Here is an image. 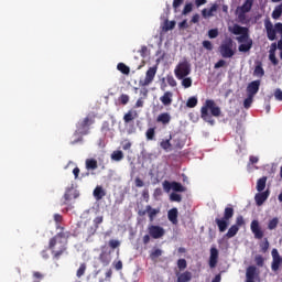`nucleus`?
Segmentation results:
<instances>
[{"mask_svg":"<svg viewBox=\"0 0 282 282\" xmlns=\"http://www.w3.org/2000/svg\"><path fill=\"white\" fill-rule=\"evenodd\" d=\"M279 227V217H273L268 223V230H276Z\"/></svg>","mask_w":282,"mask_h":282,"instance_id":"nucleus-33","label":"nucleus"},{"mask_svg":"<svg viewBox=\"0 0 282 282\" xmlns=\"http://www.w3.org/2000/svg\"><path fill=\"white\" fill-rule=\"evenodd\" d=\"M155 74H158V66L150 67L145 73V78L139 80V87H149L155 79Z\"/></svg>","mask_w":282,"mask_h":282,"instance_id":"nucleus-8","label":"nucleus"},{"mask_svg":"<svg viewBox=\"0 0 282 282\" xmlns=\"http://www.w3.org/2000/svg\"><path fill=\"white\" fill-rule=\"evenodd\" d=\"M256 276H257V267L254 265L248 267L246 271L247 281H254Z\"/></svg>","mask_w":282,"mask_h":282,"instance_id":"nucleus-19","label":"nucleus"},{"mask_svg":"<svg viewBox=\"0 0 282 282\" xmlns=\"http://www.w3.org/2000/svg\"><path fill=\"white\" fill-rule=\"evenodd\" d=\"M94 122L96 121L90 116L79 120L76 124V131L73 134L75 139L70 141V144H78V142H83V135H89V129Z\"/></svg>","mask_w":282,"mask_h":282,"instance_id":"nucleus-2","label":"nucleus"},{"mask_svg":"<svg viewBox=\"0 0 282 282\" xmlns=\"http://www.w3.org/2000/svg\"><path fill=\"white\" fill-rule=\"evenodd\" d=\"M267 182H268V176H262L261 178H259L257 181L256 188H257L258 193H262V191H265Z\"/></svg>","mask_w":282,"mask_h":282,"instance_id":"nucleus-26","label":"nucleus"},{"mask_svg":"<svg viewBox=\"0 0 282 282\" xmlns=\"http://www.w3.org/2000/svg\"><path fill=\"white\" fill-rule=\"evenodd\" d=\"M99 260L102 262V265H108L110 263V260L107 259V256L100 254Z\"/></svg>","mask_w":282,"mask_h":282,"instance_id":"nucleus-63","label":"nucleus"},{"mask_svg":"<svg viewBox=\"0 0 282 282\" xmlns=\"http://www.w3.org/2000/svg\"><path fill=\"white\" fill-rule=\"evenodd\" d=\"M237 232H239V227L236 226V225H232V226L228 229V231H227V234H226L227 239H232V237H235V236L237 235Z\"/></svg>","mask_w":282,"mask_h":282,"instance_id":"nucleus-32","label":"nucleus"},{"mask_svg":"<svg viewBox=\"0 0 282 282\" xmlns=\"http://www.w3.org/2000/svg\"><path fill=\"white\" fill-rule=\"evenodd\" d=\"M217 36H219V29H210L208 31L209 39H217Z\"/></svg>","mask_w":282,"mask_h":282,"instance_id":"nucleus-52","label":"nucleus"},{"mask_svg":"<svg viewBox=\"0 0 282 282\" xmlns=\"http://www.w3.org/2000/svg\"><path fill=\"white\" fill-rule=\"evenodd\" d=\"M253 76H257L258 78H263L265 76V70L263 69V64L261 62H258L254 70Z\"/></svg>","mask_w":282,"mask_h":282,"instance_id":"nucleus-23","label":"nucleus"},{"mask_svg":"<svg viewBox=\"0 0 282 282\" xmlns=\"http://www.w3.org/2000/svg\"><path fill=\"white\" fill-rule=\"evenodd\" d=\"M274 98L276 100H282V90L280 88H276L274 91Z\"/></svg>","mask_w":282,"mask_h":282,"instance_id":"nucleus-64","label":"nucleus"},{"mask_svg":"<svg viewBox=\"0 0 282 282\" xmlns=\"http://www.w3.org/2000/svg\"><path fill=\"white\" fill-rule=\"evenodd\" d=\"M282 15V2L276 6L271 14L272 19H274L275 21L281 19Z\"/></svg>","mask_w":282,"mask_h":282,"instance_id":"nucleus-29","label":"nucleus"},{"mask_svg":"<svg viewBox=\"0 0 282 282\" xmlns=\"http://www.w3.org/2000/svg\"><path fill=\"white\" fill-rule=\"evenodd\" d=\"M72 237V232L69 231H59L52 239H57V241H67V239Z\"/></svg>","mask_w":282,"mask_h":282,"instance_id":"nucleus-25","label":"nucleus"},{"mask_svg":"<svg viewBox=\"0 0 282 282\" xmlns=\"http://www.w3.org/2000/svg\"><path fill=\"white\" fill-rule=\"evenodd\" d=\"M250 228L254 239H263V230L261 229V225H259V220H252Z\"/></svg>","mask_w":282,"mask_h":282,"instance_id":"nucleus-12","label":"nucleus"},{"mask_svg":"<svg viewBox=\"0 0 282 282\" xmlns=\"http://www.w3.org/2000/svg\"><path fill=\"white\" fill-rule=\"evenodd\" d=\"M109 131H110L109 121H104L102 126H101V132L107 134V133H109Z\"/></svg>","mask_w":282,"mask_h":282,"instance_id":"nucleus-59","label":"nucleus"},{"mask_svg":"<svg viewBox=\"0 0 282 282\" xmlns=\"http://www.w3.org/2000/svg\"><path fill=\"white\" fill-rule=\"evenodd\" d=\"M138 118V111L135 110H129L124 116H123V121L126 124H129V122H133Z\"/></svg>","mask_w":282,"mask_h":282,"instance_id":"nucleus-21","label":"nucleus"},{"mask_svg":"<svg viewBox=\"0 0 282 282\" xmlns=\"http://www.w3.org/2000/svg\"><path fill=\"white\" fill-rule=\"evenodd\" d=\"M147 140H155V128H149L145 132Z\"/></svg>","mask_w":282,"mask_h":282,"instance_id":"nucleus-42","label":"nucleus"},{"mask_svg":"<svg viewBox=\"0 0 282 282\" xmlns=\"http://www.w3.org/2000/svg\"><path fill=\"white\" fill-rule=\"evenodd\" d=\"M134 107L135 109H140L141 107H144V99L142 97H139Z\"/></svg>","mask_w":282,"mask_h":282,"instance_id":"nucleus-61","label":"nucleus"},{"mask_svg":"<svg viewBox=\"0 0 282 282\" xmlns=\"http://www.w3.org/2000/svg\"><path fill=\"white\" fill-rule=\"evenodd\" d=\"M268 197H270V189L257 193L254 195V202H256L257 206H263V204H265V202H268Z\"/></svg>","mask_w":282,"mask_h":282,"instance_id":"nucleus-13","label":"nucleus"},{"mask_svg":"<svg viewBox=\"0 0 282 282\" xmlns=\"http://www.w3.org/2000/svg\"><path fill=\"white\" fill-rule=\"evenodd\" d=\"M148 214L149 220L154 221L155 217L160 215V208H153L151 205H147L144 210H139V217H144Z\"/></svg>","mask_w":282,"mask_h":282,"instance_id":"nucleus-9","label":"nucleus"},{"mask_svg":"<svg viewBox=\"0 0 282 282\" xmlns=\"http://www.w3.org/2000/svg\"><path fill=\"white\" fill-rule=\"evenodd\" d=\"M254 262L258 265V268H263V264L265 263V259H263V256L257 254L254 257Z\"/></svg>","mask_w":282,"mask_h":282,"instance_id":"nucleus-44","label":"nucleus"},{"mask_svg":"<svg viewBox=\"0 0 282 282\" xmlns=\"http://www.w3.org/2000/svg\"><path fill=\"white\" fill-rule=\"evenodd\" d=\"M140 98H143V100H147L149 98V88L147 86H140Z\"/></svg>","mask_w":282,"mask_h":282,"instance_id":"nucleus-45","label":"nucleus"},{"mask_svg":"<svg viewBox=\"0 0 282 282\" xmlns=\"http://www.w3.org/2000/svg\"><path fill=\"white\" fill-rule=\"evenodd\" d=\"M159 257H162V250L161 249H154L151 253H150V259L155 260L159 259Z\"/></svg>","mask_w":282,"mask_h":282,"instance_id":"nucleus-49","label":"nucleus"},{"mask_svg":"<svg viewBox=\"0 0 282 282\" xmlns=\"http://www.w3.org/2000/svg\"><path fill=\"white\" fill-rule=\"evenodd\" d=\"M181 84L184 89H188L189 87H193V79L191 77H184Z\"/></svg>","mask_w":282,"mask_h":282,"instance_id":"nucleus-40","label":"nucleus"},{"mask_svg":"<svg viewBox=\"0 0 282 282\" xmlns=\"http://www.w3.org/2000/svg\"><path fill=\"white\" fill-rule=\"evenodd\" d=\"M172 191L175 193H184L186 191V187L182 185V183L172 182Z\"/></svg>","mask_w":282,"mask_h":282,"instance_id":"nucleus-35","label":"nucleus"},{"mask_svg":"<svg viewBox=\"0 0 282 282\" xmlns=\"http://www.w3.org/2000/svg\"><path fill=\"white\" fill-rule=\"evenodd\" d=\"M134 184H135L137 188H142V186H144V181H142V178H140V177H137L134 180Z\"/></svg>","mask_w":282,"mask_h":282,"instance_id":"nucleus-62","label":"nucleus"},{"mask_svg":"<svg viewBox=\"0 0 282 282\" xmlns=\"http://www.w3.org/2000/svg\"><path fill=\"white\" fill-rule=\"evenodd\" d=\"M48 250L53 254V259L58 261L65 252H67V240H57L56 238H51L48 241Z\"/></svg>","mask_w":282,"mask_h":282,"instance_id":"nucleus-3","label":"nucleus"},{"mask_svg":"<svg viewBox=\"0 0 282 282\" xmlns=\"http://www.w3.org/2000/svg\"><path fill=\"white\" fill-rule=\"evenodd\" d=\"M248 32V28L246 26H241L239 24H235L234 25V29H232V34H236V35H242V34H246Z\"/></svg>","mask_w":282,"mask_h":282,"instance_id":"nucleus-28","label":"nucleus"},{"mask_svg":"<svg viewBox=\"0 0 282 282\" xmlns=\"http://www.w3.org/2000/svg\"><path fill=\"white\" fill-rule=\"evenodd\" d=\"M239 52H250L252 50V40H249L246 43H242L238 46Z\"/></svg>","mask_w":282,"mask_h":282,"instance_id":"nucleus-30","label":"nucleus"},{"mask_svg":"<svg viewBox=\"0 0 282 282\" xmlns=\"http://www.w3.org/2000/svg\"><path fill=\"white\" fill-rule=\"evenodd\" d=\"M234 46L232 39H227L220 44L218 52L223 58H232V56H235V48H232Z\"/></svg>","mask_w":282,"mask_h":282,"instance_id":"nucleus-5","label":"nucleus"},{"mask_svg":"<svg viewBox=\"0 0 282 282\" xmlns=\"http://www.w3.org/2000/svg\"><path fill=\"white\" fill-rule=\"evenodd\" d=\"M219 261V250L217 248H210V256H209V268H217V262Z\"/></svg>","mask_w":282,"mask_h":282,"instance_id":"nucleus-16","label":"nucleus"},{"mask_svg":"<svg viewBox=\"0 0 282 282\" xmlns=\"http://www.w3.org/2000/svg\"><path fill=\"white\" fill-rule=\"evenodd\" d=\"M235 217V208L226 207L224 212L223 218H216L215 224L219 229V232H226L228 230V226H230V219Z\"/></svg>","mask_w":282,"mask_h":282,"instance_id":"nucleus-4","label":"nucleus"},{"mask_svg":"<svg viewBox=\"0 0 282 282\" xmlns=\"http://www.w3.org/2000/svg\"><path fill=\"white\" fill-rule=\"evenodd\" d=\"M174 29H175V21L166 20L165 23H164L165 32H169V31L174 30Z\"/></svg>","mask_w":282,"mask_h":282,"instance_id":"nucleus-48","label":"nucleus"},{"mask_svg":"<svg viewBox=\"0 0 282 282\" xmlns=\"http://www.w3.org/2000/svg\"><path fill=\"white\" fill-rule=\"evenodd\" d=\"M85 272H87V264L86 263H82L76 272V276L78 279H80V276L85 275Z\"/></svg>","mask_w":282,"mask_h":282,"instance_id":"nucleus-39","label":"nucleus"},{"mask_svg":"<svg viewBox=\"0 0 282 282\" xmlns=\"http://www.w3.org/2000/svg\"><path fill=\"white\" fill-rule=\"evenodd\" d=\"M213 12H217V4L212 6L209 9H204L203 17H213Z\"/></svg>","mask_w":282,"mask_h":282,"instance_id":"nucleus-38","label":"nucleus"},{"mask_svg":"<svg viewBox=\"0 0 282 282\" xmlns=\"http://www.w3.org/2000/svg\"><path fill=\"white\" fill-rule=\"evenodd\" d=\"M93 195L97 202H100V199L107 195V192H105L102 186H97L95 187Z\"/></svg>","mask_w":282,"mask_h":282,"instance_id":"nucleus-20","label":"nucleus"},{"mask_svg":"<svg viewBox=\"0 0 282 282\" xmlns=\"http://www.w3.org/2000/svg\"><path fill=\"white\" fill-rule=\"evenodd\" d=\"M109 247L112 249V250H116V248H120V242L119 240H109Z\"/></svg>","mask_w":282,"mask_h":282,"instance_id":"nucleus-58","label":"nucleus"},{"mask_svg":"<svg viewBox=\"0 0 282 282\" xmlns=\"http://www.w3.org/2000/svg\"><path fill=\"white\" fill-rule=\"evenodd\" d=\"M102 221H105V217H102V216H97L93 220L94 226L87 228V232H88L89 237H91V235H96V231L98 230V228H99L100 224H102Z\"/></svg>","mask_w":282,"mask_h":282,"instance_id":"nucleus-14","label":"nucleus"},{"mask_svg":"<svg viewBox=\"0 0 282 282\" xmlns=\"http://www.w3.org/2000/svg\"><path fill=\"white\" fill-rule=\"evenodd\" d=\"M271 254H272V259H273L272 263H271V270L273 272H278L279 268H281V265H282V258L279 254V250H276V249H272Z\"/></svg>","mask_w":282,"mask_h":282,"instance_id":"nucleus-11","label":"nucleus"},{"mask_svg":"<svg viewBox=\"0 0 282 282\" xmlns=\"http://www.w3.org/2000/svg\"><path fill=\"white\" fill-rule=\"evenodd\" d=\"M117 69L121 72V74H124L126 76H129V74L131 73V68H129V66H127V64L124 63H119L117 65Z\"/></svg>","mask_w":282,"mask_h":282,"instance_id":"nucleus-31","label":"nucleus"},{"mask_svg":"<svg viewBox=\"0 0 282 282\" xmlns=\"http://www.w3.org/2000/svg\"><path fill=\"white\" fill-rule=\"evenodd\" d=\"M252 6H254V0H245L242 6L236 9L240 23H246V14L252 10Z\"/></svg>","mask_w":282,"mask_h":282,"instance_id":"nucleus-7","label":"nucleus"},{"mask_svg":"<svg viewBox=\"0 0 282 282\" xmlns=\"http://www.w3.org/2000/svg\"><path fill=\"white\" fill-rule=\"evenodd\" d=\"M177 208H172L167 212V219L171 221V224H174V226H177Z\"/></svg>","mask_w":282,"mask_h":282,"instance_id":"nucleus-18","label":"nucleus"},{"mask_svg":"<svg viewBox=\"0 0 282 282\" xmlns=\"http://www.w3.org/2000/svg\"><path fill=\"white\" fill-rule=\"evenodd\" d=\"M238 43H248V41H252V39H250V35L247 33H242V35L237 37Z\"/></svg>","mask_w":282,"mask_h":282,"instance_id":"nucleus-43","label":"nucleus"},{"mask_svg":"<svg viewBox=\"0 0 282 282\" xmlns=\"http://www.w3.org/2000/svg\"><path fill=\"white\" fill-rule=\"evenodd\" d=\"M259 87H261V80H253L247 87L248 96H257L259 94Z\"/></svg>","mask_w":282,"mask_h":282,"instance_id":"nucleus-15","label":"nucleus"},{"mask_svg":"<svg viewBox=\"0 0 282 282\" xmlns=\"http://www.w3.org/2000/svg\"><path fill=\"white\" fill-rule=\"evenodd\" d=\"M130 97L127 94H122L119 97L120 105H129Z\"/></svg>","mask_w":282,"mask_h":282,"instance_id":"nucleus-51","label":"nucleus"},{"mask_svg":"<svg viewBox=\"0 0 282 282\" xmlns=\"http://www.w3.org/2000/svg\"><path fill=\"white\" fill-rule=\"evenodd\" d=\"M187 262H186V259H178L177 260V268L180 269V270H186V268H187Z\"/></svg>","mask_w":282,"mask_h":282,"instance_id":"nucleus-53","label":"nucleus"},{"mask_svg":"<svg viewBox=\"0 0 282 282\" xmlns=\"http://www.w3.org/2000/svg\"><path fill=\"white\" fill-rule=\"evenodd\" d=\"M269 61L274 66L279 65V59L276 58V54H274V53H269Z\"/></svg>","mask_w":282,"mask_h":282,"instance_id":"nucleus-55","label":"nucleus"},{"mask_svg":"<svg viewBox=\"0 0 282 282\" xmlns=\"http://www.w3.org/2000/svg\"><path fill=\"white\" fill-rule=\"evenodd\" d=\"M148 232L152 239H162L166 235V230L158 225H151L148 227Z\"/></svg>","mask_w":282,"mask_h":282,"instance_id":"nucleus-10","label":"nucleus"},{"mask_svg":"<svg viewBox=\"0 0 282 282\" xmlns=\"http://www.w3.org/2000/svg\"><path fill=\"white\" fill-rule=\"evenodd\" d=\"M171 140H173L172 135H170L169 139L161 141V143H160L161 149H163L164 151H169V149H171V147H172Z\"/></svg>","mask_w":282,"mask_h":282,"instance_id":"nucleus-36","label":"nucleus"},{"mask_svg":"<svg viewBox=\"0 0 282 282\" xmlns=\"http://www.w3.org/2000/svg\"><path fill=\"white\" fill-rule=\"evenodd\" d=\"M166 82L170 87H177V82L175 80V77H173V75H167Z\"/></svg>","mask_w":282,"mask_h":282,"instance_id":"nucleus-50","label":"nucleus"},{"mask_svg":"<svg viewBox=\"0 0 282 282\" xmlns=\"http://www.w3.org/2000/svg\"><path fill=\"white\" fill-rule=\"evenodd\" d=\"M123 159H124V153H122V151L120 150L113 151L111 154V160H113L115 162H120Z\"/></svg>","mask_w":282,"mask_h":282,"instance_id":"nucleus-34","label":"nucleus"},{"mask_svg":"<svg viewBox=\"0 0 282 282\" xmlns=\"http://www.w3.org/2000/svg\"><path fill=\"white\" fill-rule=\"evenodd\" d=\"M197 97H189L186 101V107H188V109H195V107H197Z\"/></svg>","mask_w":282,"mask_h":282,"instance_id":"nucleus-37","label":"nucleus"},{"mask_svg":"<svg viewBox=\"0 0 282 282\" xmlns=\"http://www.w3.org/2000/svg\"><path fill=\"white\" fill-rule=\"evenodd\" d=\"M189 12H193V3H186L183 9V14H188Z\"/></svg>","mask_w":282,"mask_h":282,"instance_id":"nucleus-60","label":"nucleus"},{"mask_svg":"<svg viewBox=\"0 0 282 282\" xmlns=\"http://www.w3.org/2000/svg\"><path fill=\"white\" fill-rule=\"evenodd\" d=\"M170 199L171 202H182V195L177 194V193H172L170 195Z\"/></svg>","mask_w":282,"mask_h":282,"instance_id":"nucleus-57","label":"nucleus"},{"mask_svg":"<svg viewBox=\"0 0 282 282\" xmlns=\"http://www.w3.org/2000/svg\"><path fill=\"white\" fill-rule=\"evenodd\" d=\"M253 96L252 95H248V97L243 100V107L245 109H250V107H252V100H253Z\"/></svg>","mask_w":282,"mask_h":282,"instance_id":"nucleus-46","label":"nucleus"},{"mask_svg":"<svg viewBox=\"0 0 282 282\" xmlns=\"http://www.w3.org/2000/svg\"><path fill=\"white\" fill-rule=\"evenodd\" d=\"M270 249V241H268V238H264L263 241L260 243V250L261 252L265 253Z\"/></svg>","mask_w":282,"mask_h":282,"instance_id":"nucleus-41","label":"nucleus"},{"mask_svg":"<svg viewBox=\"0 0 282 282\" xmlns=\"http://www.w3.org/2000/svg\"><path fill=\"white\" fill-rule=\"evenodd\" d=\"M160 101L164 107H171L173 105V93L167 90L160 97Z\"/></svg>","mask_w":282,"mask_h":282,"instance_id":"nucleus-17","label":"nucleus"},{"mask_svg":"<svg viewBox=\"0 0 282 282\" xmlns=\"http://www.w3.org/2000/svg\"><path fill=\"white\" fill-rule=\"evenodd\" d=\"M203 47L208 50V52H213V42L208 40L203 41Z\"/></svg>","mask_w":282,"mask_h":282,"instance_id":"nucleus-56","label":"nucleus"},{"mask_svg":"<svg viewBox=\"0 0 282 282\" xmlns=\"http://www.w3.org/2000/svg\"><path fill=\"white\" fill-rule=\"evenodd\" d=\"M193 279V273L191 271H185L183 273L177 274L176 282H191Z\"/></svg>","mask_w":282,"mask_h":282,"instance_id":"nucleus-22","label":"nucleus"},{"mask_svg":"<svg viewBox=\"0 0 282 282\" xmlns=\"http://www.w3.org/2000/svg\"><path fill=\"white\" fill-rule=\"evenodd\" d=\"M156 122H161V124H169V122H171V115L169 112H162L158 116Z\"/></svg>","mask_w":282,"mask_h":282,"instance_id":"nucleus-24","label":"nucleus"},{"mask_svg":"<svg viewBox=\"0 0 282 282\" xmlns=\"http://www.w3.org/2000/svg\"><path fill=\"white\" fill-rule=\"evenodd\" d=\"M175 77L177 80L186 78L191 74V63L188 61L180 62L174 69Z\"/></svg>","mask_w":282,"mask_h":282,"instance_id":"nucleus-6","label":"nucleus"},{"mask_svg":"<svg viewBox=\"0 0 282 282\" xmlns=\"http://www.w3.org/2000/svg\"><path fill=\"white\" fill-rule=\"evenodd\" d=\"M85 164L87 171H96L98 169V161L96 159H87Z\"/></svg>","mask_w":282,"mask_h":282,"instance_id":"nucleus-27","label":"nucleus"},{"mask_svg":"<svg viewBox=\"0 0 282 282\" xmlns=\"http://www.w3.org/2000/svg\"><path fill=\"white\" fill-rule=\"evenodd\" d=\"M235 226H237L238 228H241V226H246V220L243 219V216H238L236 218Z\"/></svg>","mask_w":282,"mask_h":282,"instance_id":"nucleus-54","label":"nucleus"},{"mask_svg":"<svg viewBox=\"0 0 282 282\" xmlns=\"http://www.w3.org/2000/svg\"><path fill=\"white\" fill-rule=\"evenodd\" d=\"M33 282H41L43 279H45V275L39 271L33 272Z\"/></svg>","mask_w":282,"mask_h":282,"instance_id":"nucleus-47","label":"nucleus"},{"mask_svg":"<svg viewBox=\"0 0 282 282\" xmlns=\"http://www.w3.org/2000/svg\"><path fill=\"white\" fill-rule=\"evenodd\" d=\"M221 117V108L217 106L215 100L206 99L205 104L200 108V118L204 122H208L212 127L215 124L214 118Z\"/></svg>","mask_w":282,"mask_h":282,"instance_id":"nucleus-1","label":"nucleus"}]
</instances>
